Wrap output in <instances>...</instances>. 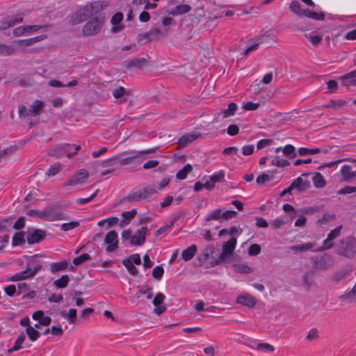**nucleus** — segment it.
I'll list each match as a JSON object with an SVG mask.
<instances>
[{
    "instance_id": "obj_34",
    "label": "nucleus",
    "mask_w": 356,
    "mask_h": 356,
    "mask_svg": "<svg viewBox=\"0 0 356 356\" xmlns=\"http://www.w3.org/2000/svg\"><path fill=\"white\" fill-rule=\"evenodd\" d=\"M15 49L13 45L0 44V56H7L15 53Z\"/></svg>"
},
{
    "instance_id": "obj_57",
    "label": "nucleus",
    "mask_w": 356,
    "mask_h": 356,
    "mask_svg": "<svg viewBox=\"0 0 356 356\" xmlns=\"http://www.w3.org/2000/svg\"><path fill=\"white\" fill-rule=\"evenodd\" d=\"M163 268L160 266H157L153 269L152 276L155 279L160 280L163 277Z\"/></svg>"
},
{
    "instance_id": "obj_44",
    "label": "nucleus",
    "mask_w": 356,
    "mask_h": 356,
    "mask_svg": "<svg viewBox=\"0 0 356 356\" xmlns=\"http://www.w3.org/2000/svg\"><path fill=\"white\" fill-rule=\"evenodd\" d=\"M23 22V17L20 15L13 17H8V25L4 26V29H8L14 26L15 24Z\"/></svg>"
},
{
    "instance_id": "obj_19",
    "label": "nucleus",
    "mask_w": 356,
    "mask_h": 356,
    "mask_svg": "<svg viewBox=\"0 0 356 356\" xmlns=\"http://www.w3.org/2000/svg\"><path fill=\"white\" fill-rule=\"evenodd\" d=\"M197 249L195 245H192L181 252V258L185 261H190L197 253Z\"/></svg>"
},
{
    "instance_id": "obj_2",
    "label": "nucleus",
    "mask_w": 356,
    "mask_h": 356,
    "mask_svg": "<svg viewBox=\"0 0 356 356\" xmlns=\"http://www.w3.org/2000/svg\"><path fill=\"white\" fill-rule=\"evenodd\" d=\"M102 9V4L99 1H95L87 4L79 9L72 17V22L74 24L86 21L94 14Z\"/></svg>"
},
{
    "instance_id": "obj_16",
    "label": "nucleus",
    "mask_w": 356,
    "mask_h": 356,
    "mask_svg": "<svg viewBox=\"0 0 356 356\" xmlns=\"http://www.w3.org/2000/svg\"><path fill=\"white\" fill-rule=\"evenodd\" d=\"M123 19V15L122 13H115L111 18V22L113 25L112 28L113 33L120 32L124 26L120 24L121 22Z\"/></svg>"
},
{
    "instance_id": "obj_12",
    "label": "nucleus",
    "mask_w": 356,
    "mask_h": 356,
    "mask_svg": "<svg viewBox=\"0 0 356 356\" xmlns=\"http://www.w3.org/2000/svg\"><path fill=\"white\" fill-rule=\"evenodd\" d=\"M291 184V188H296L300 192H304L311 187L309 180H303L301 177L294 179Z\"/></svg>"
},
{
    "instance_id": "obj_35",
    "label": "nucleus",
    "mask_w": 356,
    "mask_h": 356,
    "mask_svg": "<svg viewBox=\"0 0 356 356\" xmlns=\"http://www.w3.org/2000/svg\"><path fill=\"white\" fill-rule=\"evenodd\" d=\"M26 332L31 341H36L40 336L39 331L35 330L34 327L29 325L26 329Z\"/></svg>"
},
{
    "instance_id": "obj_55",
    "label": "nucleus",
    "mask_w": 356,
    "mask_h": 356,
    "mask_svg": "<svg viewBox=\"0 0 356 356\" xmlns=\"http://www.w3.org/2000/svg\"><path fill=\"white\" fill-rule=\"evenodd\" d=\"M209 177L211 178V180H212L213 182L215 184L216 182H220L222 181V179L225 177V173L222 170H220L218 172L213 173Z\"/></svg>"
},
{
    "instance_id": "obj_36",
    "label": "nucleus",
    "mask_w": 356,
    "mask_h": 356,
    "mask_svg": "<svg viewBox=\"0 0 356 356\" xmlns=\"http://www.w3.org/2000/svg\"><path fill=\"white\" fill-rule=\"evenodd\" d=\"M122 264L127 268L129 274L132 275H136L138 273L137 268L134 266V264L131 263L129 259H122Z\"/></svg>"
},
{
    "instance_id": "obj_53",
    "label": "nucleus",
    "mask_w": 356,
    "mask_h": 356,
    "mask_svg": "<svg viewBox=\"0 0 356 356\" xmlns=\"http://www.w3.org/2000/svg\"><path fill=\"white\" fill-rule=\"evenodd\" d=\"M237 109V104L235 103H230L228 108L224 111V117H229L233 115Z\"/></svg>"
},
{
    "instance_id": "obj_59",
    "label": "nucleus",
    "mask_w": 356,
    "mask_h": 356,
    "mask_svg": "<svg viewBox=\"0 0 356 356\" xmlns=\"http://www.w3.org/2000/svg\"><path fill=\"white\" fill-rule=\"evenodd\" d=\"M329 93H334L338 88V83L335 80H329L327 83Z\"/></svg>"
},
{
    "instance_id": "obj_63",
    "label": "nucleus",
    "mask_w": 356,
    "mask_h": 356,
    "mask_svg": "<svg viewBox=\"0 0 356 356\" xmlns=\"http://www.w3.org/2000/svg\"><path fill=\"white\" fill-rule=\"evenodd\" d=\"M236 213L233 210H227L225 211H222V220H229L234 218L236 216Z\"/></svg>"
},
{
    "instance_id": "obj_38",
    "label": "nucleus",
    "mask_w": 356,
    "mask_h": 356,
    "mask_svg": "<svg viewBox=\"0 0 356 356\" xmlns=\"http://www.w3.org/2000/svg\"><path fill=\"white\" fill-rule=\"evenodd\" d=\"M305 36L307 38L313 45L316 46L321 43L322 41L323 37L319 35L315 34L314 32H312L309 33H305Z\"/></svg>"
},
{
    "instance_id": "obj_23",
    "label": "nucleus",
    "mask_w": 356,
    "mask_h": 356,
    "mask_svg": "<svg viewBox=\"0 0 356 356\" xmlns=\"http://www.w3.org/2000/svg\"><path fill=\"white\" fill-rule=\"evenodd\" d=\"M341 173L343 179L345 181H348L351 178L356 177V170L352 171V166L349 165H344L341 169Z\"/></svg>"
},
{
    "instance_id": "obj_14",
    "label": "nucleus",
    "mask_w": 356,
    "mask_h": 356,
    "mask_svg": "<svg viewBox=\"0 0 356 356\" xmlns=\"http://www.w3.org/2000/svg\"><path fill=\"white\" fill-rule=\"evenodd\" d=\"M44 38V37L43 35H41V36H36L34 38L25 39V40H15L13 42V45L14 47H16V48L21 47V46L22 47H27V46L31 45L33 43H35L37 42H39V41L43 40Z\"/></svg>"
},
{
    "instance_id": "obj_24",
    "label": "nucleus",
    "mask_w": 356,
    "mask_h": 356,
    "mask_svg": "<svg viewBox=\"0 0 356 356\" xmlns=\"http://www.w3.org/2000/svg\"><path fill=\"white\" fill-rule=\"evenodd\" d=\"M206 222L211 220H222V209H217L213 211H209L204 217Z\"/></svg>"
},
{
    "instance_id": "obj_5",
    "label": "nucleus",
    "mask_w": 356,
    "mask_h": 356,
    "mask_svg": "<svg viewBox=\"0 0 356 356\" xmlns=\"http://www.w3.org/2000/svg\"><path fill=\"white\" fill-rule=\"evenodd\" d=\"M103 24L104 20L100 18L92 19L84 25L82 33L86 36L95 35L101 31Z\"/></svg>"
},
{
    "instance_id": "obj_47",
    "label": "nucleus",
    "mask_w": 356,
    "mask_h": 356,
    "mask_svg": "<svg viewBox=\"0 0 356 356\" xmlns=\"http://www.w3.org/2000/svg\"><path fill=\"white\" fill-rule=\"evenodd\" d=\"M234 270L240 273H249L252 271V268L247 264H241L234 266Z\"/></svg>"
},
{
    "instance_id": "obj_17",
    "label": "nucleus",
    "mask_w": 356,
    "mask_h": 356,
    "mask_svg": "<svg viewBox=\"0 0 356 356\" xmlns=\"http://www.w3.org/2000/svg\"><path fill=\"white\" fill-rule=\"evenodd\" d=\"M61 148H63L65 155H66L67 158H72L81 149V146L79 145L65 143L62 145Z\"/></svg>"
},
{
    "instance_id": "obj_51",
    "label": "nucleus",
    "mask_w": 356,
    "mask_h": 356,
    "mask_svg": "<svg viewBox=\"0 0 356 356\" xmlns=\"http://www.w3.org/2000/svg\"><path fill=\"white\" fill-rule=\"evenodd\" d=\"M42 234L41 232L35 231L29 238V242L31 243H38L42 239Z\"/></svg>"
},
{
    "instance_id": "obj_13",
    "label": "nucleus",
    "mask_w": 356,
    "mask_h": 356,
    "mask_svg": "<svg viewBox=\"0 0 356 356\" xmlns=\"http://www.w3.org/2000/svg\"><path fill=\"white\" fill-rule=\"evenodd\" d=\"M356 70H353L352 72L343 75L338 78V80L340 81L343 86H356Z\"/></svg>"
},
{
    "instance_id": "obj_15",
    "label": "nucleus",
    "mask_w": 356,
    "mask_h": 356,
    "mask_svg": "<svg viewBox=\"0 0 356 356\" xmlns=\"http://www.w3.org/2000/svg\"><path fill=\"white\" fill-rule=\"evenodd\" d=\"M236 302L248 307H254L256 303L255 299L248 293H243L238 296Z\"/></svg>"
},
{
    "instance_id": "obj_62",
    "label": "nucleus",
    "mask_w": 356,
    "mask_h": 356,
    "mask_svg": "<svg viewBox=\"0 0 356 356\" xmlns=\"http://www.w3.org/2000/svg\"><path fill=\"white\" fill-rule=\"evenodd\" d=\"M26 34L25 26H20L13 29V35L19 37Z\"/></svg>"
},
{
    "instance_id": "obj_11",
    "label": "nucleus",
    "mask_w": 356,
    "mask_h": 356,
    "mask_svg": "<svg viewBox=\"0 0 356 356\" xmlns=\"http://www.w3.org/2000/svg\"><path fill=\"white\" fill-rule=\"evenodd\" d=\"M165 298V296L161 293H157L154 297L153 300V305L155 307L154 312L156 314L160 315L165 311L166 308L163 305Z\"/></svg>"
},
{
    "instance_id": "obj_31",
    "label": "nucleus",
    "mask_w": 356,
    "mask_h": 356,
    "mask_svg": "<svg viewBox=\"0 0 356 356\" xmlns=\"http://www.w3.org/2000/svg\"><path fill=\"white\" fill-rule=\"evenodd\" d=\"M347 102L343 99L334 100L330 99L327 104L322 105L321 107L324 108H331L337 107H342L345 106Z\"/></svg>"
},
{
    "instance_id": "obj_3",
    "label": "nucleus",
    "mask_w": 356,
    "mask_h": 356,
    "mask_svg": "<svg viewBox=\"0 0 356 356\" xmlns=\"http://www.w3.org/2000/svg\"><path fill=\"white\" fill-rule=\"evenodd\" d=\"M338 254L347 258H353L356 254V238L348 236L341 239L339 244Z\"/></svg>"
},
{
    "instance_id": "obj_37",
    "label": "nucleus",
    "mask_w": 356,
    "mask_h": 356,
    "mask_svg": "<svg viewBox=\"0 0 356 356\" xmlns=\"http://www.w3.org/2000/svg\"><path fill=\"white\" fill-rule=\"evenodd\" d=\"M282 152L289 159H293L297 156L295 147L292 145H286L282 149Z\"/></svg>"
},
{
    "instance_id": "obj_43",
    "label": "nucleus",
    "mask_w": 356,
    "mask_h": 356,
    "mask_svg": "<svg viewBox=\"0 0 356 356\" xmlns=\"http://www.w3.org/2000/svg\"><path fill=\"white\" fill-rule=\"evenodd\" d=\"M321 152V150L318 148L309 149L307 147H300L298 149V154L300 156H305V155H307V154H318Z\"/></svg>"
},
{
    "instance_id": "obj_18",
    "label": "nucleus",
    "mask_w": 356,
    "mask_h": 356,
    "mask_svg": "<svg viewBox=\"0 0 356 356\" xmlns=\"http://www.w3.org/2000/svg\"><path fill=\"white\" fill-rule=\"evenodd\" d=\"M191 10V7L187 4H181L177 6L175 8L168 12V15L172 16L181 15L185 13H188Z\"/></svg>"
},
{
    "instance_id": "obj_4",
    "label": "nucleus",
    "mask_w": 356,
    "mask_h": 356,
    "mask_svg": "<svg viewBox=\"0 0 356 356\" xmlns=\"http://www.w3.org/2000/svg\"><path fill=\"white\" fill-rule=\"evenodd\" d=\"M67 218V215L54 204L42 209V220L53 222L66 220Z\"/></svg>"
},
{
    "instance_id": "obj_52",
    "label": "nucleus",
    "mask_w": 356,
    "mask_h": 356,
    "mask_svg": "<svg viewBox=\"0 0 356 356\" xmlns=\"http://www.w3.org/2000/svg\"><path fill=\"white\" fill-rule=\"evenodd\" d=\"M146 60L145 58H136L132 60L129 64L128 67H138L141 68L145 63Z\"/></svg>"
},
{
    "instance_id": "obj_56",
    "label": "nucleus",
    "mask_w": 356,
    "mask_h": 356,
    "mask_svg": "<svg viewBox=\"0 0 356 356\" xmlns=\"http://www.w3.org/2000/svg\"><path fill=\"white\" fill-rule=\"evenodd\" d=\"M28 216L34 217L42 220V209H30L26 212Z\"/></svg>"
},
{
    "instance_id": "obj_27",
    "label": "nucleus",
    "mask_w": 356,
    "mask_h": 356,
    "mask_svg": "<svg viewBox=\"0 0 356 356\" xmlns=\"http://www.w3.org/2000/svg\"><path fill=\"white\" fill-rule=\"evenodd\" d=\"M193 170V167L190 164H186L176 175L177 179L184 180L186 178L187 175Z\"/></svg>"
},
{
    "instance_id": "obj_29",
    "label": "nucleus",
    "mask_w": 356,
    "mask_h": 356,
    "mask_svg": "<svg viewBox=\"0 0 356 356\" xmlns=\"http://www.w3.org/2000/svg\"><path fill=\"white\" fill-rule=\"evenodd\" d=\"M69 281V276L67 275H63L59 279L56 280L53 284L58 289H63L67 286Z\"/></svg>"
},
{
    "instance_id": "obj_41",
    "label": "nucleus",
    "mask_w": 356,
    "mask_h": 356,
    "mask_svg": "<svg viewBox=\"0 0 356 356\" xmlns=\"http://www.w3.org/2000/svg\"><path fill=\"white\" fill-rule=\"evenodd\" d=\"M61 169V164L59 163H56L54 165H51L46 172V175L49 177L54 176L59 173Z\"/></svg>"
},
{
    "instance_id": "obj_46",
    "label": "nucleus",
    "mask_w": 356,
    "mask_h": 356,
    "mask_svg": "<svg viewBox=\"0 0 356 356\" xmlns=\"http://www.w3.org/2000/svg\"><path fill=\"white\" fill-rule=\"evenodd\" d=\"M79 226V222L78 221H72L70 222L63 223L61 225V229L64 232H67L70 230H72Z\"/></svg>"
},
{
    "instance_id": "obj_50",
    "label": "nucleus",
    "mask_w": 356,
    "mask_h": 356,
    "mask_svg": "<svg viewBox=\"0 0 356 356\" xmlns=\"http://www.w3.org/2000/svg\"><path fill=\"white\" fill-rule=\"evenodd\" d=\"M90 259V257L88 254L84 253L73 259V264L75 266L80 265L83 262Z\"/></svg>"
},
{
    "instance_id": "obj_49",
    "label": "nucleus",
    "mask_w": 356,
    "mask_h": 356,
    "mask_svg": "<svg viewBox=\"0 0 356 356\" xmlns=\"http://www.w3.org/2000/svg\"><path fill=\"white\" fill-rule=\"evenodd\" d=\"M5 293L9 297H13L16 294L17 295V291L16 286L14 284H10L3 287Z\"/></svg>"
},
{
    "instance_id": "obj_30",
    "label": "nucleus",
    "mask_w": 356,
    "mask_h": 356,
    "mask_svg": "<svg viewBox=\"0 0 356 356\" xmlns=\"http://www.w3.org/2000/svg\"><path fill=\"white\" fill-rule=\"evenodd\" d=\"M25 339H26V337L24 333H22L21 334H19L18 336V337L17 338V339L15 340L14 346L10 349H9L8 351L10 353H13V352L17 351V350L22 349L23 347L22 344H23Z\"/></svg>"
},
{
    "instance_id": "obj_25",
    "label": "nucleus",
    "mask_w": 356,
    "mask_h": 356,
    "mask_svg": "<svg viewBox=\"0 0 356 356\" xmlns=\"http://www.w3.org/2000/svg\"><path fill=\"white\" fill-rule=\"evenodd\" d=\"M309 18L314 19L318 21H323L325 19V14L322 12L316 13L309 9H305L303 10V15Z\"/></svg>"
},
{
    "instance_id": "obj_9",
    "label": "nucleus",
    "mask_w": 356,
    "mask_h": 356,
    "mask_svg": "<svg viewBox=\"0 0 356 356\" xmlns=\"http://www.w3.org/2000/svg\"><path fill=\"white\" fill-rule=\"evenodd\" d=\"M341 227V226L337 227L328 234L327 238L323 242L322 250H329L333 247L332 241L340 236Z\"/></svg>"
},
{
    "instance_id": "obj_54",
    "label": "nucleus",
    "mask_w": 356,
    "mask_h": 356,
    "mask_svg": "<svg viewBox=\"0 0 356 356\" xmlns=\"http://www.w3.org/2000/svg\"><path fill=\"white\" fill-rule=\"evenodd\" d=\"M61 147H62V145L56 146L53 149H51L49 152V154L51 156H54L56 157H60V156L65 155V152L63 150V148H61Z\"/></svg>"
},
{
    "instance_id": "obj_20",
    "label": "nucleus",
    "mask_w": 356,
    "mask_h": 356,
    "mask_svg": "<svg viewBox=\"0 0 356 356\" xmlns=\"http://www.w3.org/2000/svg\"><path fill=\"white\" fill-rule=\"evenodd\" d=\"M68 267V262L63 260L58 262H54L50 264V272L53 274L66 270Z\"/></svg>"
},
{
    "instance_id": "obj_32",
    "label": "nucleus",
    "mask_w": 356,
    "mask_h": 356,
    "mask_svg": "<svg viewBox=\"0 0 356 356\" xmlns=\"http://www.w3.org/2000/svg\"><path fill=\"white\" fill-rule=\"evenodd\" d=\"M136 214V211L135 209H132L131 211H124L122 213V216L124 218L120 223L121 227H124V224L127 225L131 219H132Z\"/></svg>"
},
{
    "instance_id": "obj_1",
    "label": "nucleus",
    "mask_w": 356,
    "mask_h": 356,
    "mask_svg": "<svg viewBox=\"0 0 356 356\" xmlns=\"http://www.w3.org/2000/svg\"><path fill=\"white\" fill-rule=\"evenodd\" d=\"M38 257V254H35L31 257L24 256V257L28 259L26 268L8 277L6 280L8 282H19L29 280L35 277L42 268V262L37 259Z\"/></svg>"
},
{
    "instance_id": "obj_33",
    "label": "nucleus",
    "mask_w": 356,
    "mask_h": 356,
    "mask_svg": "<svg viewBox=\"0 0 356 356\" xmlns=\"http://www.w3.org/2000/svg\"><path fill=\"white\" fill-rule=\"evenodd\" d=\"M143 188L138 189L133 191L129 195V199L131 201H141L145 200V195H144Z\"/></svg>"
},
{
    "instance_id": "obj_58",
    "label": "nucleus",
    "mask_w": 356,
    "mask_h": 356,
    "mask_svg": "<svg viewBox=\"0 0 356 356\" xmlns=\"http://www.w3.org/2000/svg\"><path fill=\"white\" fill-rule=\"evenodd\" d=\"M24 242L23 235L20 233L15 234L13 237V245H20Z\"/></svg>"
},
{
    "instance_id": "obj_45",
    "label": "nucleus",
    "mask_w": 356,
    "mask_h": 356,
    "mask_svg": "<svg viewBox=\"0 0 356 356\" xmlns=\"http://www.w3.org/2000/svg\"><path fill=\"white\" fill-rule=\"evenodd\" d=\"M290 8L293 12L296 14L301 15H303V10L300 7V3L299 1L293 0L291 1L290 4Z\"/></svg>"
},
{
    "instance_id": "obj_8",
    "label": "nucleus",
    "mask_w": 356,
    "mask_h": 356,
    "mask_svg": "<svg viewBox=\"0 0 356 356\" xmlns=\"http://www.w3.org/2000/svg\"><path fill=\"white\" fill-rule=\"evenodd\" d=\"M89 177V174L85 169L79 170L65 184V186H76L84 184Z\"/></svg>"
},
{
    "instance_id": "obj_40",
    "label": "nucleus",
    "mask_w": 356,
    "mask_h": 356,
    "mask_svg": "<svg viewBox=\"0 0 356 356\" xmlns=\"http://www.w3.org/2000/svg\"><path fill=\"white\" fill-rule=\"evenodd\" d=\"M312 247L313 244L312 243H306L301 245H292L289 249L294 251L305 252L310 250Z\"/></svg>"
},
{
    "instance_id": "obj_39",
    "label": "nucleus",
    "mask_w": 356,
    "mask_h": 356,
    "mask_svg": "<svg viewBox=\"0 0 356 356\" xmlns=\"http://www.w3.org/2000/svg\"><path fill=\"white\" fill-rule=\"evenodd\" d=\"M271 163L277 167H286L290 165V162L288 160L280 158V156H275L271 160Z\"/></svg>"
},
{
    "instance_id": "obj_22",
    "label": "nucleus",
    "mask_w": 356,
    "mask_h": 356,
    "mask_svg": "<svg viewBox=\"0 0 356 356\" xmlns=\"http://www.w3.org/2000/svg\"><path fill=\"white\" fill-rule=\"evenodd\" d=\"M44 104L43 102L36 99L30 106L29 113L33 116H37L40 114L42 108H44Z\"/></svg>"
},
{
    "instance_id": "obj_64",
    "label": "nucleus",
    "mask_w": 356,
    "mask_h": 356,
    "mask_svg": "<svg viewBox=\"0 0 356 356\" xmlns=\"http://www.w3.org/2000/svg\"><path fill=\"white\" fill-rule=\"evenodd\" d=\"M51 333L54 336H61L63 330L60 325H53L51 327Z\"/></svg>"
},
{
    "instance_id": "obj_21",
    "label": "nucleus",
    "mask_w": 356,
    "mask_h": 356,
    "mask_svg": "<svg viewBox=\"0 0 356 356\" xmlns=\"http://www.w3.org/2000/svg\"><path fill=\"white\" fill-rule=\"evenodd\" d=\"M199 137L198 134H186L182 136L178 140V143L179 146L184 147L186 146L188 143L193 142Z\"/></svg>"
},
{
    "instance_id": "obj_6",
    "label": "nucleus",
    "mask_w": 356,
    "mask_h": 356,
    "mask_svg": "<svg viewBox=\"0 0 356 356\" xmlns=\"http://www.w3.org/2000/svg\"><path fill=\"white\" fill-rule=\"evenodd\" d=\"M236 245V238L232 236L222 245V251L220 255V259L223 262H229V258L232 256Z\"/></svg>"
},
{
    "instance_id": "obj_10",
    "label": "nucleus",
    "mask_w": 356,
    "mask_h": 356,
    "mask_svg": "<svg viewBox=\"0 0 356 356\" xmlns=\"http://www.w3.org/2000/svg\"><path fill=\"white\" fill-rule=\"evenodd\" d=\"M149 229L147 227H143L138 230L131 238V243L134 245H141L145 241L146 234Z\"/></svg>"
},
{
    "instance_id": "obj_61",
    "label": "nucleus",
    "mask_w": 356,
    "mask_h": 356,
    "mask_svg": "<svg viewBox=\"0 0 356 356\" xmlns=\"http://www.w3.org/2000/svg\"><path fill=\"white\" fill-rule=\"evenodd\" d=\"M356 192V186H346L338 191L337 193L340 195L349 194Z\"/></svg>"
},
{
    "instance_id": "obj_28",
    "label": "nucleus",
    "mask_w": 356,
    "mask_h": 356,
    "mask_svg": "<svg viewBox=\"0 0 356 356\" xmlns=\"http://www.w3.org/2000/svg\"><path fill=\"white\" fill-rule=\"evenodd\" d=\"M312 180L314 186L317 188H323L326 185V181L320 172H315Z\"/></svg>"
},
{
    "instance_id": "obj_48",
    "label": "nucleus",
    "mask_w": 356,
    "mask_h": 356,
    "mask_svg": "<svg viewBox=\"0 0 356 356\" xmlns=\"http://www.w3.org/2000/svg\"><path fill=\"white\" fill-rule=\"evenodd\" d=\"M314 276V271L307 272L303 276L304 284L309 289L312 283V279Z\"/></svg>"
},
{
    "instance_id": "obj_7",
    "label": "nucleus",
    "mask_w": 356,
    "mask_h": 356,
    "mask_svg": "<svg viewBox=\"0 0 356 356\" xmlns=\"http://www.w3.org/2000/svg\"><path fill=\"white\" fill-rule=\"evenodd\" d=\"M104 243L106 245V251L113 252L118 248V235L115 231L108 232L104 238Z\"/></svg>"
},
{
    "instance_id": "obj_26",
    "label": "nucleus",
    "mask_w": 356,
    "mask_h": 356,
    "mask_svg": "<svg viewBox=\"0 0 356 356\" xmlns=\"http://www.w3.org/2000/svg\"><path fill=\"white\" fill-rule=\"evenodd\" d=\"M77 312L75 309H70L67 312L62 311L61 316L66 319L70 323H74L76 319Z\"/></svg>"
},
{
    "instance_id": "obj_42",
    "label": "nucleus",
    "mask_w": 356,
    "mask_h": 356,
    "mask_svg": "<svg viewBox=\"0 0 356 356\" xmlns=\"http://www.w3.org/2000/svg\"><path fill=\"white\" fill-rule=\"evenodd\" d=\"M145 200H148L157 193V189L155 186H149L143 188Z\"/></svg>"
},
{
    "instance_id": "obj_60",
    "label": "nucleus",
    "mask_w": 356,
    "mask_h": 356,
    "mask_svg": "<svg viewBox=\"0 0 356 356\" xmlns=\"http://www.w3.org/2000/svg\"><path fill=\"white\" fill-rule=\"evenodd\" d=\"M259 105H260L259 102L254 103V102H248L243 105V108L245 110H247V111H254V110H256L257 108H258Z\"/></svg>"
}]
</instances>
